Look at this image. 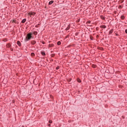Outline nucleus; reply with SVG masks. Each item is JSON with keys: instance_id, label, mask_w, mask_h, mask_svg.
I'll use <instances>...</instances> for the list:
<instances>
[{"instance_id": "obj_18", "label": "nucleus", "mask_w": 127, "mask_h": 127, "mask_svg": "<svg viewBox=\"0 0 127 127\" xmlns=\"http://www.w3.org/2000/svg\"><path fill=\"white\" fill-rule=\"evenodd\" d=\"M77 82H78V83H81V80L80 79H77Z\"/></svg>"}, {"instance_id": "obj_7", "label": "nucleus", "mask_w": 127, "mask_h": 127, "mask_svg": "<svg viewBox=\"0 0 127 127\" xmlns=\"http://www.w3.org/2000/svg\"><path fill=\"white\" fill-rule=\"evenodd\" d=\"M113 32H114V30H111L109 31V34H112V33H113Z\"/></svg>"}, {"instance_id": "obj_8", "label": "nucleus", "mask_w": 127, "mask_h": 127, "mask_svg": "<svg viewBox=\"0 0 127 127\" xmlns=\"http://www.w3.org/2000/svg\"><path fill=\"white\" fill-rule=\"evenodd\" d=\"M54 46V45L52 44L49 45V47H53Z\"/></svg>"}, {"instance_id": "obj_17", "label": "nucleus", "mask_w": 127, "mask_h": 127, "mask_svg": "<svg viewBox=\"0 0 127 127\" xmlns=\"http://www.w3.org/2000/svg\"><path fill=\"white\" fill-rule=\"evenodd\" d=\"M12 23H16V21H15V20H13L12 21Z\"/></svg>"}, {"instance_id": "obj_2", "label": "nucleus", "mask_w": 127, "mask_h": 127, "mask_svg": "<svg viewBox=\"0 0 127 127\" xmlns=\"http://www.w3.org/2000/svg\"><path fill=\"white\" fill-rule=\"evenodd\" d=\"M28 15H29L31 17H32V16L35 15V12H30L28 13Z\"/></svg>"}, {"instance_id": "obj_21", "label": "nucleus", "mask_w": 127, "mask_h": 127, "mask_svg": "<svg viewBox=\"0 0 127 127\" xmlns=\"http://www.w3.org/2000/svg\"><path fill=\"white\" fill-rule=\"evenodd\" d=\"M51 125L50 124H48V127H50Z\"/></svg>"}, {"instance_id": "obj_1", "label": "nucleus", "mask_w": 127, "mask_h": 127, "mask_svg": "<svg viewBox=\"0 0 127 127\" xmlns=\"http://www.w3.org/2000/svg\"><path fill=\"white\" fill-rule=\"evenodd\" d=\"M32 33H29L27 34V36L25 39V41H29V40H30V39L32 38Z\"/></svg>"}, {"instance_id": "obj_6", "label": "nucleus", "mask_w": 127, "mask_h": 127, "mask_svg": "<svg viewBox=\"0 0 127 127\" xmlns=\"http://www.w3.org/2000/svg\"><path fill=\"white\" fill-rule=\"evenodd\" d=\"M54 2V1H53V0L50 1L49 2V4H52V3H53Z\"/></svg>"}, {"instance_id": "obj_20", "label": "nucleus", "mask_w": 127, "mask_h": 127, "mask_svg": "<svg viewBox=\"0 0 127 127\" xmlns=\"http://www.w3.org/2000/svg\"><path fill=\"white\" fill-rule=\"evenodd\" d=\"M11 51H13V49L12 48H10Z\"/></svg>"}, {"instance_id": "obj_3", "label": "nucleus", "mask_w": 127, "mask_h": 127, "mask_svg": "<svg viewBox=\"0 0 127 127\" xmlns=\"http://www.w3.org/2000/svg\"><path fill=\"white\" fill-rule=\"evenodd\" d=\"M10 46H11V45L10 44H7L6 45V47L7 48H10Z\"/></svg>"}, {"instance_id": "obj_22", "label": "nucleus", "mask_w": 127, "mask_h": 127, "mask_svg": "<svg viewBox=\"0 0 127 127\" xmlns=\"http://www.w3.org/2000/svg\"><path fill=\"white\" fill-rule=\"evenodd\" d=\"M125 32H126V33H127V29L126 30Z\"/></svg>"}, {"instance_id": "obj_4", "label": "nucleus", "mask_w": 127, "mask_h": 127, "mask_svg": "<svg viewBox=\"0 0 127 127\" xmlns=\"http://www.w3.org/2000/svg\"><path fill=\"white\" fill-rule=\"evenodd\" d=\"M31 44H32L33 45H34V44H35L36 43V41H32L31 42Z\"/></svg>"}, {"instance_id": "obj_13", "label": "nucleus", "mask_w": 127, "mask_h": 127, "mask_svg": "<svg viewBox=\"0 0 127 127\" xmlns=\"http://www.w3.org/2000/svg\"><path fill=\"white\" fill-rule=\"evenodd\" d=\"M35 55V54H34V53H32L31 54V56L32 57H33V56H34Z\"/></svg>"}, {"instance_id": "obj_19", "label": "nucleus", "mask_w": 127, "mask_h": 127, "mask_svg": "<svg viewBox=\"0 0 127 127\" xmlns=\"http://www.w3.org/2000/svg\"><path fill=\"white\" fill-rule=\"evenodd\" d=\"M49 123L50 124H52V120H50V121H49Z\"/></svg>"}, {"instance_id": "obj_14", "label": "nucleus", "mask_w": 127, "mask_h": 127, "mask_svg": "<svg viewBox=\"0 0 127 127\" xmlns=\"http://www.w3.org/2000/svg\"><path fill=\"white\" fill-rule=\"evenodd\" d=\"M121 19H125V16H124V15L121 16Z\"/></svg>"}, {"instance_id": "obj_12", "label": "nucleus", "mask_w": 127, "mask_h": 127, "mask_svg": "<svg viewBox=\"0 0 127 127\" xmlns=\"http://www.w3.org/2000/svg\"><path fill=\"white\" fill-rule=\"evenodd\" d=\"M57 44L58 45H61V42L60 41L58 42Z\"/></svg>"}, {"instance_id": "obj_9", "label": "nucleus", "mask_w": 127, "mask_h": 127, "mask_svg": "<svg viewBox=\"0 0 127 127\" xmlns=\"http://www.w3.org/2000/svg\"><path fill=\"white\" fill-rule=\"evenodd\" d=\"M100 27H101V28H106L107 26H106V25H102V26H101Z\"/></svg>"}, {"instance_id": "obj_5", "label": "nucleus", "mask_w": 127, "mask_h": 127, "mask_svg": "<svg viewBox=\"0 0 127 127\" xmlns=\"http://www.w3.org/2000/svg\"><path fill=\"white\" fill-rule=\"evenodd\" d=\"M25 21H26V19H23L22 20V23H24L25 22Z\"/></svg>"}, {"instance_id": "obj_15", "label": "nucleus", "mask_w": 127, "mask_h": 127, "mask_svg": "<svg viewBox=\"0 0 127 127\" xmlns=\"http://www.w3.org/2000/svg\"><path fill=\"white\" fill-rule=\"evenodd\" d=\"M33 34H34V35H37V32H36V31L34 32Z\"/></svg>"}, {"instance_id": "obj_23", "label": "nucleus", "mask_w": 127, "mask_h": 127, "mask_svg": "<svg viewBox=\"0 0 127 127\" xmlns=\"http://www.w3.org/2000/svg\"><path fill=\"white\" fill-rule=\"evenodd\" d=\"M57 69H59V68H58V67H57Z\"/></svg>"}, {"instance_id": "obj_16", "label": "nucleus", "mask_w": 127, "mask_h": 127, "mask_svg": "<svg viewBox=\"0 0 127 127\" xmlns=\"http://www.w3.org/2000/svg\"><path fill=\"white\" fill-rule=\"evenodd\" d=\"M41 54H42V55L43 56H45V53H44V52H42L41 53Z\"/></svg>"}, {"instance_id": "obj_10", "label": "nucleus", "mask_w": 127, "mask_h": 127, "mask_svg": "<svg viewBox=\"0 0 127 127\" xmlns=\"http://www.w3.org/2000/svg\"><path fill=\"white\" fill-rule=\"evenodd\" d=\"M17 44L19 46H20V45H21V44L20 43V42H19L18 41H17Z\"/></svg>"}, {"instance_id": "obj_11", "label": "nucleus", "mask_w": 127, "mask_h": 127, "mask_svg": "<svg viewBox=\"0 0 127 127\" xmlns=\"http://www.w3.org/2000/svg\"><path fill=\"white\" fill-rule=\"evenodd\" d=\"M70 29V26H68V27L65 29V30H69Z\"/></svg>"}]
</instances>
